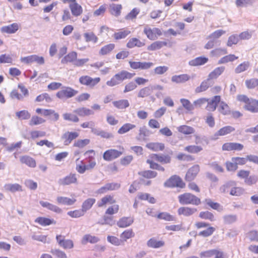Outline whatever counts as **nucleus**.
<instances>
[{"label":"nucleus","instance_id":"obj_1","mask_svg":"<svg viewBox=\"0 0 258 258\" xmlns=\"http://www.w3.org/2000/svg\"><path fill=\"white\" fill-rule=\"evenodd\" d=\"M171 158L169 155L152 154L146 162L149 165L150 168L164 172L165 168L155 161H158L162 164H169L171 162Z\"/></svg>","mask_w":258,"mask_h":258},{"label":"nucleus","instance_id":"obj_2","mask_svg":"<svg viewBox=\"0 0 258 258\" xmlns=\"http://www.w3.org/2000/svg\"><path fill=\"white\" fill-rule=\"evenodd\" d=\"M221 193H228L230 195L235 197H240L244 193V189L240 186H237L236 183L234 181H229L221 185L219 188Z\"/></svg>","mask_w":258,"mask_h":258},{"label":"nucleus","instance_id":"obj_3","mask_svg":"<svg viewBox=\"0 0 258 258\" xmlns=\"http://www.w3.org/2000/svg\"><path fill=\"white\" fill-rule=\"evenodd\" d=\"M236 99L240 103L244 104L243 108L246 110L252 113L258 112V100L249 98L244 94L238 95Z\"/></svg>","mask_w":258,"mask_h":258},{"label":"nucleus","instance_id":"obj_4","mask_svg":"<svg viewBox=\"0 0 258 258\" xmlns=\"http://www.w3.org/2000/svg\"><path fill=\"white\" fill-rule=\"evenodd\" d=\"M135 75V73H130L126 70H122L115 74L109 80L106 82L109 87H114L126 80H131Z\"/></svg>","mask_w":258,"mask_h":258},{"label":"nucleus","instance_id":"obj_5","mask_svg":"<svg viewBox=\"0 0 258 258\" xmlns=\"http://www.w3.org/2000/svg\"><path fill=\"white\" fill-rule=\"evenodd\" d=\"M178 200L181 205L199 206L202 203L200 198L190 192H184L179 195Z\"/></svg>","mask_w":258,"mask_h":258},{"label":"nucleus","instance_id":"obj_6","mask_svg":"<svg viewBox=\"0 0 258 258\" xmlns=\"http://www.w3.org/2000/svg\"><path fill=\"white\" fill-rule=\"evenodd\" d=\"M139 175V181L144 186H150L152 184L151 179L157 176L156 171L151 170H145L138 173Z\"/></svg>","mask_w":258,"mask_h":258},{"label":"nucleus","instance_id":"obj_7","mask_svg":"<svg viewBox=\"0 0 258 258\" xmlns=\"http://www.w3.org/2000/svg\"><path fill=\"white\" fill-rule=\"evenodd\" d=\"M123 147L119 146L118 149L110 148L106 150L103 154V158L106 161H111L119 158L124 153Z\"/></svg>","mask_w":258,"mask_h":258},{"label":"nucleus","instance_id":"obj_8","mask_svg":"<svg viewBox=\"0 0 258 258\" xmlns=\"http://www.w3.org/2000/svg\"><path fill=\"white\" fill-rule=\"evenodd\" d=\"M164 185L168 188H184L185 187V183L179 176L173 175L165 181Z\"/></svg>","mask_w":258,"mask_h":258},{"label":"nucleus","instance_id":"obj_9","mask_svg":"<svg viewBox=\"0 0 258 258\" xmlns=\"http://www.w3.org/2000/svg\"><path fill=\"white\" fill-rule=\"evenodd\" d=\"M195 227L197 229H200L203 228H207L206 229L200 231L198 235L199 236L203 237H208L211 236L215 231L216 229L213 226H211L208 223L199 221L195 223Z\"/></svg>","mask_w":258,"mask_h":258},{"label":"nucleus","instance_id":"obj_10","mask_svg":"<svg viewBox=\"0 0 258 258\" xmlns=\"http://www.w3.org/2000/svg\"><path fill=\"white\" fill-rule=\"evenodd\" d=\"M100 77L92 78L88 75L81 76L79 79V83L83 86L93 88L99 83Z\"/></svg>","mask_w":258,"mask_h":258},{"label":"nucleus","instance_id":"obj_11","mask_svg":"<svg viewBox=\"0 0 258 258\" xmlns=\"http://www.w3.org/2000/svg\"><path fill=\"white\" fill-rule=\"evenodd\" d=\"M130 67L134 70H148L152 68L154 63L150 61H141L130 60L128 61Z\"/></svg>","mask_w":258,"mask_h":258},{"label":"nucleus","instance_id":"obj_12","mask_svg":"<svg viewBox=\"0 0 258 258\" xmlns=\"http://www.w3.org/2000/svg\"><path fill=\"white\" fill-rule=\"evenodd\" d=\"M78 91L70 87H63L56 94V96L60 99H68L74 97Z\"/></svg>","mask_w":258,"mask_h":258},{"label":"nucleus","instance_id":"obj_13","mask_svg":"<svg viewBox=\"0 0 258 258\" xmlns=\"http://www.w3.org/2000/svg\"><path fill=\"white\" fill-rule=\"evenodd\" d=\"M143 32L149 39L152 40H156L162 35V32L160 29L156 27L151 28L149 25H146L144 27Z\"/></svg>","mask_w":258,"mask_h":258},{"label":"nucleus","instance_id":"obj_14","mask_svg":"<svg viewBox=\"0 0 258 258\" xmlns=\"http://www.w3.org/2000/svg\"><path fill=\"white\" fill-rule=\"evenodd\" d=\"M200 171V166L198 164H195L187 170L184 179L186 181H194Z\"/></svg>","mask_w":258,"mask_h":258},{"label":"nucleus","instance_id":"obj_15","mask_svg":"<svg viewBox=\"0 0 258 258\" xmlns=\"http://www.w3.org/2000/svg\"><path fill=\"white\" fill-rule=\"evenodd\" d=\"M116 203V200L113 195H106L102 197L97 202L98 208L106 207L107 205H111Z\"/></svg>","mask_w":258,"mask_h":258},{"label":"nucleus","instance_id":"obj_16","mask_svg":"<svg viewBox=\"0 0 258 258\" xmlns=\"http://www.w3.org/2000/svg\"><path fill=\"white\" fill-rule=\"evenodd\" d=\"M243 145L236 142H226L223 144L222 150L223 151H240L243 149Z\"/></svg>","mask_w":258,"mask_h":258},{"label":"nucleus","instance_id":"obj_17","mask_svg":"<svg viewBox=\"0 0 258 258\" xmlns=\"http://www.w3.org/2000/svg\"><path fill=\"white\" fill-rule=\"evenodd\" d=\"M36 113L41 114L44 116H52V119L54 121L58 120L59 118V114L53 109L38 108L36 109Z\"/></svg>","mask_w":258,"mask_h":258},{"label":"nucleus","instance_id":"obj_18","mask_svg":"<svg viewBox=\"0 0 258 258\" xmlns=\"http://www.w3.org/2000/svg\"><path fill=\"white\" fill-rule=\"evenodd\" d=\"M58 182L61 185H69L72 184H77L78 183V179L75 173H70L60 179Z\"/></svg>","mask_w":258,"mask_h":258},{"label":"nucleus","instance_id":"obj_19","mask_svg":"<svg viewBox=\"0 0 258 258\" xmlns=\"http://www.w3.org/2000/svg\"><path fill=\"white\" fill-rule=\"evenodd\" d=\"M79 136V134L76 132L68 131L64 133L61 136L63 144L66 146L70 145L72 142Z\"/></svg>","mask_w":258,"mask_h":258},{"label":"nucleus","instance_id":"obj_20","mask_svg":"<svg viewBox=\"0 0 258 258\" xmlns=\"http://www.w3.org/2000/svg\"><path fill=\"white\" fill-rule=\"evenodd\" d=\"M221 97L220 95H215L207 102L206 109L209 111L213 112L216 110L218 105L220 103Z\"/></svg>","mask_w":258,"mask_h":258},{"label":"nucleus","instance_id":"obj_21","mask_svg":"<svg viewBox=\"0 0 258 258\" xmlns=\"http://www.w3.org/2000/svg\"><path fill=\"white\" fill-rule=\"evenodd\" d=\"M56 239L58 244L64 249H71L74 247V242L71 239H65L62 235H57Z\"/></svg>","mask_w":258,"mask_h":258},{"label":"nucleus","instance_id":"obj_22","mask_svg":"<svg viewBox=\"0 0 258 258\" xmlns=\"http://www.w3.org/2000/svg\"><path fill=\"white\" fill-rule=\"evenodd\" d=\"M119 187L120 185L117 183H108L99 188L97 190V193L100 195L104 194L108 191L116 190L119 188Z\"/></svg>","mask_w":258,"mask_h":258},{"label":"nucleus","instance_id":"obj_23","mask_svg":"<svg viewBox=\"0 0 258 258\" xmlns=\"http://www.w3.org/2000/svg\"><path fill=\"white\" fill-rule=\"evenodd\" d=\"M197 212L195 208L190 207H181L177 210V214L179 216L184 217H190Z\"/></svg>","mask_w":258,"mask_h":258},{"label":"nucleus","instance_id":"obj_24","mask_svg":"<svg viewBox=\"0 0 258 258\" xmlns=\"http://www.w3.org/2000/svg\"><path fill=\"white\" fill-rule=\"evenodd\" d=\"M145 40H141L139 39L133 37L130 39L126 44L127 48L131 49L135 47H142L145 46Z\"/></svg>","mask_w":258,"mask_h":258},{"label":"nucleus","instance_id":"obj_25","mask_svg":"<svg viewBox=\"0 0 258 258\" xmlns=\"http://www.w3.org/2000/svg\"><path fill=\"white\" fill-rule=\"evenodd\" d=\"M131 33V31L127 28H121L114 32L112 35L113 39L117 41L125 38Z\"/></svg>","mask_w":258,"mask_h":258},{"label":"nucleus","instance_id":"obj_26","mask_svg":"<svg viewBox=\"0 0 258 258\" xmlns=\"http://www.w3.org/2000/svg\"><path fill=\"white\" fill-rule=\"evenodd\" d=\"M134 222V219L132 217H123L117 222V225L119 228H124L132 225Z\"/></svg>","mask_w":258,"mask_h":258},{"label":"nucleus","instance_id":"obj_27","mask_svg":"<svg viewBox=\"0 0 258 258\" xmlns=\"http://www.w3.org/2000/svg\"><path fill=\"white\" fill-rule=\"evenodd\" d=\"M146 147L153 152H159L165 149V145L162 143L150 142L146 145Z\"/></svg>","mask_w":258,"mask_h":258},{"label":"nucleus","instance_id":"obj_28","mask_svg":"<svg viewBox=\"0 0 258 258\" xmlns=\"http://www.w3.org/2000/svg\"><path fill=\"white\" fill-rule=\"evenodd\" d=\"M35 222L43 227L56 224V221L53 219H50L45 217H37L35 219Z\"/></svg>","mask_w":258,"mask_h":258},{"label":"nucleus","instance_id":"obj_29","mask_svg":"<svg viewBox=\"0 0 258 258\" xmlns=\"http://www.w3.org/2000/svg\"><path fill=\"white\" fill-rule=\"evenodd\" d=\"M20 161L23 164H25L30 168H35L36 166L35 160L28 155H23L20 157Z\"/></svg>","mask_w":258,"mask_h":258},{"label":"nucleus","instance_id":"obj_30","mask_svg":"<svg viewBox=\"0 0 258 258\" xmlns=\"http://www.w3.org/2000/svg\"><path fill=\"white\" fill-rule=\"evenodd\" d=\"M115 45L114 43H109L101 47L98 54L100 56H105L110 54L115 49Z\"/></svg>","mask_w":258,"mask_h":258},{"label":"nucleus","instance_id":"obj_31","mask_svg":"<svg viewBox=\"0 0 258 258\" xmlns=\"http://www.w3.org/2000/svg\"><path fill=\"white\" fill-rule=\"evenodd\" d=\"M149 247L152 248H159L165 245V241L163 240H157L154 237L151 238L147 242Z\"/></svg>","mask_w":258,"mask_h":258},{"label":"nucleus","instance_id":"obj_32","mask_svg":"<svg viewBox=\"0 0 258 258\" xmlns=\"http://www.w3.org/2000/svg\"><path fill=\"white\" fill-rule=\"evenodd\" d=\"M19 28L18 23H14L8 26H5L1 28V31L3 33L13 34L16 32Z\"/></svg>","mask_w":258,"mask_h":258},{"label":"nucleus","instance_id":"obj_33","mask_svg":"<svg viewBox=\"0 0 258 258\" xmlns=\"http://www.w3.org/2000/svg\"><path fill=\"white\" fill-rule=\"evenodd\" d=\"M235 131V127L230 125H226L220 128L215 133V136L217 137L224 136L234 132Z\"/></svg>","mask_w":258,"mask_h":258},{"label":"nucleus","instance_id":"obj_34","mask_svg":"<svg viewBox=\"0 0 258 258\" xmlns=\"http://www.w3.org/2000/svg\"><path fill=\"white\" fill-rule=\"evenodd\" d=\"M78 57V54L76 51H71L65 55L61 60L62 64L75 62Z\"/></svg>","mask_w":258,"mask_h":258},{"label":"nucleus","instance_id":"obj_35","mask_svg":"<svg viewBox=\"0 0 258 258\" xmlns=\"http://www.w3.org/2000/svg\"><path fill=\"white\" fill-rule=\"evenodd\" d=\"M71 13L75 17H78L83 13L82 7L77 2L69 5Z\"/></svg>","mask_w":258,"mask_h":258},{"label":"nucleus","instance_id":"obj_36","mask_svg":"<svg viewBox=\"0 0 258 258\" xmlns=\"http://www.w3.org/2000/svg\"><path fill=\"white\" fill-rule=\"evenodd\" d=\"M208 60L209 59L207 57L200 56L190 60L188 64L192 67L202 66L206 63Z\"/></svg>","mask_w":258,"mask_h":258},{"label":"nucleus","instance_id":"obj_37","mask_svg":"<svg viewBox=\"0 0 258 258\" xmlns=\"http://www.w3.org/2000/svg\"><path fill=\"white\" fill-rule=\"evenodd\" d=\"M184 150L189 154H198L203 150V148L201 146L188 145L184 147Z\"/></svg>","mask_w":258,"mask_h":258},{"label":"nucleus","instance_id":"obj_38","mask_svg":"<svg viewBox=\"0 0 258 258\" xmlns=\"http://www.w3.org/2000/svg\"><path fill=\"white\" fill-rule=\"evenodd\" d=\"M40 204L43 208H46L50 211L56 213H60L62 212L61 208L47 202L40 201Z\"/></svg>","mask_w":258,"mask_h":258},{"label":"nucleus","instance_id":"obj_39","mask_svg":"<svg viewBox=\"0 0 258 258\" xmlns=\"http://www.w3.org/2000/svg\"><path fill=\"white\" fill-rule=\"evenodd\" d=\"M135 233L132 229H128L124 230L120 235V238L123 243L126 242L128 239L134 237Z\"/></svg>","mask_w":258,"mask_h":258},{"label":"nucleus","instance_id":"obj_40","mask_svg":"<svg viewBox=\"0 0 258 258\" xmlns=\"http://www.w3.org/2000/svg\"><path fill=\"white\" fill-rule=\"evenodd\" d=\"M190 79V76L186 74L174 75L172 77L171 81L177 84L184 83Z\"/></svg>","mask_w":258,"mask_h":258},{"label":"nucleus","instance_id":"obj_41","mask_svg":"<svg viewBox=\"0 0 258 258\" xmlns=\"http://www.w3.org/2000/svg\"><path fill=\"white\" fill-rule=\"evenodd\" d=\"M177 129L179 133L184 135H191L195 132V130L192 127L186 125H180Z\"/></svg>","mask_w":258,"mask_h":258},{"label":"nucleus","instance_id":"obj_42","mask_svg":"<svg viewBox=\"0 0 258 258\" xmlns=\"http://www.w3.org/2000/svg\"><path fill=\"white\" fill-rule=\"evenodd\" d=\"M74 112L78 114L80 116H87L94 114V112L92 109L85 107L79 108L75 110Z\"/></svg>","mask_w":258,"mask_h":258},{"label":"nucleus","instance_id":"obj_43","mask_svg":"<svg viewBox=\"0 0 258 258\" xmlns=\"http://www.w3.org/2000/svg\"><path fill=\"white\" fill-rule=\"evenodd\" d=\"M225 71V67L223 66L215 68L208 75V80H213L217 79Z\"/></svg>","mask_w":258,"mask_h":258},{"label":"nucleus","instance_id":"obj_44","mask_svg":"<svg viewBox=\"0 0 258 258\" xmlns=\"http://www.w3.org/2000/svg\"><path fill=\"white\" fill-rule=\"evenodd\" d=\"M99 241V238L89 234H85L82 238L81 243L86 244L88 243H96Z\"/></svg>","mask_w":258,"mask_h":258},{"label":"nucleus","instance_id":"obj_45","mask_svg":"<svg viewBox=\"0 0 258 258\" xmlns=\"http://www.w3.org/2000/svg\"><path fill=\"white\" fill-rule=\"evenodd\" d=\"M56 201L59 204L70 206L76 203V199L75 198H69L64 197H58Z\"/></svg>","mask_w":258,"mask_h":258},{"label":"nucleus","instance_id":"obj_46","mask_svg":"<svg viewBox=\"0 0 258 258\" xmlns=\"http://www.w3.org/2000/svg\"><path fill=\"white\" fill-rule=\"evenodd\" d=\"M148 136V130L146 126L140 127L136 139L139 141H145Z\"/></svg>","mask_w":258,"mask_h":258},{"label":"nucleus","instance_id":"obj_47","mask_svg":"<svg viewBox=\"0 0 258 258\" xmlns=\"http://www.w3.org/2000/svg\"><path fill=\"white\" fill-rule=\"evenodd\" d=\"M5 189L8 191L15 192L16 191H22L23 190L22 186L18 183H8L4 186Z\"/></svg>","mask_w":258,"mask_h":258},{"label":"nucleus","instance_id":"obj_48","mask_svg":"<svg viewBox=\"0 0 258 258\" xmlns=\"http://www.w3.org/2000/svg\"><path fill=\"white\" fill-rule=\"evenodd\" d=\"M167 43L165 41H157L153 42L147 47V49L149 51H154L160 49L162 47L166 46Z\"/></svg>","mask_w":258,"mask_h":258},{"label":"nucleus","instance_id":"obj_49","mask_svg":"<svg viewBox=\"0 0 258 258\" xmlns=\"http://www.w3.org/2000/svg\"><path fill=\"white\" fill-rule=\"evenodd\" d=\"M136 127L134 124L131 123H125L123 124L117 131V133L119 135H122L133 130Z\"/></svg>","mask_w":258,"mask_h":258},{"label":"nucleus","instance_id":"obj_50","mask_svg":"<svg viewBox=\"0 0 258 258\" xmlns=\"http://www.w3.org/2000/svg\"><path fill=\"white\" fill-rule=\"evenodd\" d=\"M46 121L45 119L44 118L38 116V115H33L29 122V124L30 126H36L38 125H40L45 123Z\"/></svg>","mask_w":258,"mask_h":258},{"label":"nucleus","instance_id":"obj_51","mask_svg":"<svg viewBox=\"0 0 258 258\" xmlns=\"http://www.w3.org/2000/svg\"><path fill=\"white\" fill-rule=\"evenodd\" d=\"M199 216L201 219L207 220L211 222H213L215 220L214 215L208 211L201 212L199 213Z\"/></svg>","mask_w":258,"mask_h":258},{"label":"nucleus","instance_id":"obj_52","mask_svg":"<svg viewBox=\"0 0 258 258\" xmlns=\"http://www.w3.org/2000/svg\"><path fill=\"white\" fill-rule=\"evenodd\" d=\"M96 200L94 198H88L83 203L82 209L85 213L87 211L90 209L92 206L95 204Z\"/></svg>","mask_w":258,"mask_h":258},{"label":"nucleus","instance_id":"obj_53","mask_svg":"<svg viewBox=\"0 0 258 258\" xmlns=\"http://www.w3.org/2000/svg\"><path fill=\"white\" fill-rule=\"evenodd\" d=\"M119 210V206L116 204H114L109 206L105 212L106 216H112L117 214Z\"/></svg>","mask_w":258,"mask_h":258},{"label":"nucleus","instance_id":"obj_54","mask_svg":"<svg viewBox=\"0 0 258 258\" xmlns=\"http://www.w3.org/2000/svg\"><path fill=\"white\" fill-rule=\"evenodd\" d=\"M96 135L105 139H110L113 137V134L104 130L92 131Z\"/></svg>","mask_w":258,"mask_h":258},{"label":"nucleus","instance_id":"obj_55","mask_svg":"<svg viewBox=\"0 0 258 258\" xmlns=\"http://www.w3.org/2000/svg\"><path fill=\"white\" fill-rule=\"evenodd\" d=\"M218 110L221 114L224 115H229L231 113L229 106L224 101L220 102Z\"/></svg>","mask_w":258,"mask_h":258},{"label":"nucleus","instance_id":"obj_56","mask_svg":"<svg viewBox=\"0 0 258 258\" xmlns=\"http://www.w3.org/2000/svg\"><path fill=\"white\" fill-rule=\"evenodd\" d=\"M113 104L114 107L119 109H123L128 107L130 103L127 100L121 99L113 102Z\"/></svg>","mask_w":258,"mask_h":258},{"label":"nucleus","instance_id":"obj_57","mask_svg":"<svg viewBox=\"0 0 258 258\" xmlns=\"http://www.w3.org/2000/svg\"><path fill=\"white\" fill-rule=\"evenodd\" d=\"M157 218L159 220H164L166 221H173L175 220V218L173 216L171 215L170 213L165 212H160L157 214Z\"/></svg>","mask_w":258,"mask_h":258},{"label":"nucleus","instance_id":"obj_58","mask_svg":"<svg viewBox=\"0 0 258 258\" xmlns=\"http://www.w3.org/2000/svg\"><path fill=\"white\" fill-rule=\"evenodd\" d=\"M209 80L208 78L207 80L202 81L200 85L196 88L195 92L196 93H200L206 91L210 87Z\"/></svg>","mask_w":258,"mask_h":258},{"label":"nucleus","instance_id":"obj_59","mask_svg":"<svg viewBox=\"0 0 258 258\" xmlns=\"http://www.w3.org/2000/svg\"><path fill=\"white\" fill-rule=\"evenodd\" d=\"M138 197L139 200L148 201L151 204H155L156 203V199L148 193L141 192L138 195Z\"/></svg>","mask_w":258,"mask_h":258},{"label":"nucleus","instance_id":"obj_60","mask_svg":"<svg viewBox=\"0 0 258 258\" xmlns=\"http://www.w3.org/2000/svg\"><path fill=\"white\" fill-rule=\"evenodd\" d=\"M122 6L120 4H112L110 5V13L117 17L120 15Z\"/></svg>","mask_w":258,"mask_h":258},{"label":"nucleus","instance_id":"obj_61","mask_svg":"<svg viewBox=\"0 0 258 258\" xmlns=\"http://www.w3.org/2000/svg\"><path fill=\"white\" fill-rule=\"evenodd\" d=\"M16 115L20 120H27L30 118L31 114L26 110H23L16 112Z\"/></svg>","mask_w":258,"mask_h":258},{"label":"nucleus","instance_id":"obj_62","mask_svg":"<svg viewBox=\"0 0 258 258\" xmlns=\"http://www.w3.org/2000/svg\"><path fill=\"white\" fill-rule=\"evenodd\" d=\"M62 116L65 120L73 122H78L80 120L79 117L76 114L71 113H63Z\"/></svg>","mask_w":258,"mask_h":258},{"label":"nucleus","instance_id":"obj_63","mask_svg":"<svg viewBox=\"0 0 258 258\" xmlns=\"http://www.w3.org/2000/svg\"><path fill=\"white\" fill-rule=\"evenodd\" d=\"M90 143V140L88 139H80L75 141L73 146L78 148H83L89 145Z\"/></svg>","mask_w":258,"mask_h":258},{"label":"nucleus","instance_id":"obj_64","mask_svg":"<svg viewBox=\"0 0 258 258\" xmlns=\"http://www.w3.org/2000/svg\"><path fill=\"white\" fill-rule=\"evenodd\" d=\"M245 84L249 89H252L258 86V79L251 78L245 80Z\"/></svg>","mask_w":258,"mask_h":258}]
</instances>
